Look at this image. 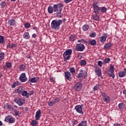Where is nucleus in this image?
<instances>
[{
    "instance_id": "45",
    "label": "nucleus",
    "mask_w": 126,
    "mask_h": 126,
    "mask_svg": "<svg viewBox=\"0 0 126 126\" xmlns=\"http://www.w3.org/2000/svg\"><path fill=\"white\" fill-rule=\"evenodd\" d=\"M101 11L103 13H105V12H106V11H107V8H106L105 7H101Z\"/></svg>"
},
{
    "instance_id": "14",
    "label": "nucleus",
    "mask_w": 126,
    "mask_h": 126,
    "mask_svg": "<svg viewBox=\"0 0 126 126\" xmlns=\"http://www.w3.org/2000/svg\"><path fill=\"white\" fill-rule=\"evenodd\" d=\"M95 72L96 75L98 76V77H101V78H103V77H102V71L101 70V69L99 68V67H95Z\"/></svg>"
},
{
    "instance_id": "56",
    "label": "nucleus",
    "mask_w": 126,
    "mask_h": 126,
    "mask_svg": "<svg viewBox=\"0 0 126 126\" xmlns=\"http://www.w3.org/2000/svg\"><path fill=\"white\" fill-rule=\"evenodd\" d=\"M124 72L125 73V74L126 75V68H124Z\"/></svg>"
},
{
    "instance_id": "5",
    "label": "nucleus",
    "mask_w": 126,
    "mask_h": 126,
    "mask_svg": "<svg viewBox=\"0 0 126 126\" xmlns=\"http://www.w3.org/2000/svg\"><path fill=\"white\" fill-rule=\"evenodd\" d=\"M92 7L94 8V12L96 14H98L100 11H101V8L98 6V3H93L92 4Z\"/></svg>"
},
{
    "instance_id": "10",
    "label": "nucleus",
    "mask_w": 126,
    "mask_h": 126,
    "mask_svg": "<svg viewBox=\"0 0 126 126\" xmlns=\"http://www.w3.org/2000/svg\"><path fill=\"white\" fill-rule=\"evenodd\" d=\"M19 79L21 82H26L28 79L26 77V74L25 73H21Z\"/></svg>"
},
{
    "instance_id": "32",
    "label": "nucleus",
    "mask_w": 126,
    "mask_h": 126,
    "mask_svg": "<svg viewBox=\"0 0 126 126\" xmlns=\"http://www.w3.org/2000/svg\"><path fill=\"white\" fill-rule=\"evenodd\" d=\"M18 83H19V82L17 81L14 82L11 86L12 88H15L16 86H18Z\"/></svg>"
},
{
    "instance_id": "38",
    "label": "nucleus",
    "mask_w": 126,
    "mask_h": 126,
    "mask_svg": "<svg viewBox=\"0 0 126 126\" xmlns=\"http://www.w3.org/2000/svg\"><path fill=\"white\" fill-rule=\"evenodd\" d=\"M110 61H111V59L105 58L103 61V63L104 64L108 63H109V62H110Z\"/></svg>"
},
{
    "instance_id": "51",
    "label": "nucleus",
    "mask_w": 126,
    "mask_h": 126,
    "mask_svg": "<svg viewBox=\"0 0 126 126\" xmlns=\"http://www.w3.org/2000/svg\"><path fill=\"white\" fill-rule=\"evenodd\" d=\"M29 95L31 96L32 95H33V94H34V91L32 90V91H30L29 93H28Z\"/></svg>"
},
{
    "instance_id": "49",
    "label": "nucleus",
    "mask_w": 126,
    "mask_h": 126,
    "mask_svg": "<svg viewBox=\"0 0 126 126\" xmlns=\"http://www.w3.org/2000/svg\"><path fill=\"white\" fill-rule=\"evenodd\" d=\"M24 26L26 28H29L30 27V24L29 23H25Z\"/></svg>"
},
{
    "instance_id": "9",
    "label": "nucleus",
    "mask_w": 126,
    "mask_h": 126,
    "mask_svg": "<svg viewBox=\"0 0 126 126\" xmlns=\"http://www.w3.org/2000/svg\"><path fill=\"white\" fill-rule=\"evenodd\" d=\"M114 73L115 69L114 66L111 65L108 73V76H110V77H112L113 79H114L115 78V74H114Z\"/></svg>"
},
{
    "instance_id": "6",
    "label": "nucleus",
    "mask_w": 126,
    "mask_h": 126,
    "mask_svg": "<svg viewBox=\"0 0 126 126\" xmlns=\"http://www.w3.org/2000/svg\"><path fill=\"white\" fill-rule=\"evenodd\" d=\"M83 85L80 82H76L74 85V90L75 91H80L82 89Z\"/></svg>"
},
{
    "instance_id": "47",
    "label": "nucleus",
    "mask_w": 126,
    "mask_h": 126,
    "mask_svg": "<svg viewBox=\"0 0 126 126\" xmlns=\"http://www.w3.org/2000/svg\"><path fill=\"white\" fill-rule=\"evenodd\" d=\"M31 125L32 126H35L37 125V121L33 120L31 122Z\"/></svg>"
},
{
    "instance_id": "27",
    "label": "nucleus",
    "mask_w": 126,
    "mask_h": 126,
    "mask_svg": "<svg viewBox=\"0 0 126 126\" xmlns=\"http://www.w3.org/2000/svg\"><path fill=\"white\" fill-rule=\"evenodd\" d=\"M89 28V25H84L82 27L83 31L85 32L87 31V30H88Z\"/></svg>"
},
{
    "instance_id": "43",
    "label": "nucleus",
    "mask_w": 126,
    "mask_h": 126,
    "mask_svg": "<svg viewBox=\"0 0 126 126\" xmlns=\"http://www.w3.org/2000/svg\"><path fill=\"white\" fill-rule=\"evenodd\" d=\"M14 112L16 117H19V111H17V110L15 109Z\"/></svg>"
},
{
    "instance_id": "8",
    "label": "nucleus",
    "mask_w": 126,
    "mask_h": 126,
    "mask_svg": "<svg viewBox=\"0 0 126 126\" xmlns=\"http://www.w3.org/2000/svg\"><path fill=\"white\" fill-rule=\"evenodd\" d=\"M58 102H60V98L56 97L49 100L48 102V105L50 106V107H52V106H54L55 104L58 103Z\"/></svg>"
},
{
    "instance_id": "54",
    "label": "nucleus",
    "mask_w": 126,
    "mask_h": 126,
    "mask_svg": "<svg viewBox=\"0 0 126 126\" xmlns=\"http://www.w3.org/2000/svg\"><path fill=\"white\" fill-rule=\"evenodd\" d=\"M36 37H37V34H35V33H34V34H33L32 35V38H36Z\"/></svg>"
},
{
    "instance_id": "61",
    "label": "nucleus",
    "mask_w": 126,
    "mask_h": 126,
    "mask_svg": "<svg viewBox=\"0 0 126 126\" xmlns=\"http://www.w3.org/2000/svg\"><path fill=\"white\" fill-rule=\"evenodd\" d=\"M33 29L34 30H36V28H35V27H33Z\"/></svg>"
},
{
    "instance_id": "31",
    "label": "nucleus",
    "mask_w": 126,
    "mask_h": 126,
    "mask_svg": "<svg viewBox=\"0 0 126 126\" xmlns=\"http://www.w3.org/2000/svg\"><path fill=\"white\" fill-rule=\"evenodd\" d=\"M93 17L94 19V20H95L96 21L99 20V19H100V17H99V16L95 14V15H94L93 16Z\"/></svg>"
},
{
    "instance_id": "53",
    "label": "nucleus",
    "mask_w": 126,
    "mask_h": 126,
    "mask_svg": "<svg viewBox=\"0 0 126 126\" xmlns=\"http://www.w3.org/2000/svg\"><path fill=\"white\" fill-rule=\"evenodd\" d=\"M64 1L65 3H68L69 2H70V1H72V0H64Z\"/></svg>"
},
{
    "instance_id": "39",
    "label": "nucleus",
    "mask_w": 126,
    "mask_h": 126,
    "mask_svg": "<svg viewBox=\"0 0 126 126\" xmlns=\"http://www.w3.org/2000/svg\"><path fill=\"white\" fill-rule=\"evenodd\" d=\"M22 91H23L22 89L21 88H19V89H17L16 93H18V94H22Z\"/></svg>"
},
{
    "instance_id": "36",
    "label": "nucleus",
    "mask_w": 126,
    "mask_h": 126,
    "mask_svg": "<svg viewBox=\"0 0 126 126\" xmlns=\"http://www.w3.org/2000/svg\"><path fill=\"white\" fill-rule=\"evenodd\" d=\"M90 45L92 46H95L96 45V40L95 39H93L90 42Z\"/></svg>"
},
{
    "instance_id": "19",
    "label": "nucleus",
    "mask_w": 126,
    "mask_h": 126,
    "mask_svg": "<svg viewBox=\"0 0 126 126\" xmlns=\"http://www.w3.org/2000/svg\"><path fill=\"white\" fill-rule=\"evenodd\" d=\"M17 44L16 43H8L7 45V48L9 49H13L16 48Z\"/></svg>"
},
{
    "instance_id": "24",
    "label": "nucleus",
    "mask_w": 126,
    "mask_h": 126,
    "mask_svg": "<svg viewBox=\"0 0 126 126\" xmlns=\"http://www.w3.org/2000/svg\"><path fill=\"white\" fill-rule=\"evenodd\" d=\"M110 48H112V43L110 42L106 43L104 46V48L106 50L110 49Z\"/></svg>"
},
{
    "instance_id": "23",
    "label": "nucleus",
    "mask_w": 126,
    "mask_h": 126,
    "mask_svg": "<svg viewBox=\"0 0 126 126\" xmlns=\"http://www.w3.org/2000/svg\"><path fill=\"white\" fill-rule=\"evenodd\" d=\"M19 68L21 71H24L26 69V65L25 64H21L19 66Z\"/></svg>"
},
{
    "instance_id": "11",
    "label": "nucleus",
    "mask_w": 126,
    "mask_h": 126,
    "mask_svg": "<svg viewBox=\"0 0 126 126\" xmlns=\"http://www.w3.org/2000/svg\"><path fill=\"white\" fill-rule=\"evenodd\" d=\"M14 102L16 103V104H18L19 106H22V105L25 103V100L22 99L21 98H16L14 100Z\"/></svg>"
},
{
    "instance_id": "7",
    "label": "nucleus",
    "mask_w": 126,
    "mask_h": 126,
    "mask_svg": "<svg viewBox=\"0 0 126 126\" xmlns=\"http://www.w3.org/2000/svg\"><path fill=\"white\" fill-rule=\"evenodd\" d=\"M4 122L9 123V124H13L15 123V118L11 116H7L4 119Z\"/></svg>"
},
{
    "instance_id": "30",
    "label": "nucleus",
    "mask_w": 126,
    "mask_h": 126,
    "mask_svg": "<svg viewBox=\"0 0 126 126\" xmlns=\"http://www.w3.org/2000/svg\"><path fill=\"white\" fill-rule=\"evenodd\" d=\"M4 43V37L0 35V44H3Z\"/></svg>"
},
{
    "instance_id": "2",
    "label": "nucleus",
    "mask_w": 126,
    "mask_h": 126,
    "mask_svg": "<svg viewBox=\"0 0 126 126\" xmlns=\"http://www.w3.org/2000/svg\"><path fill=\"white\" fill-rule=\"evenodd\" d=\"M63 24V20H53L51 24V29L53 30H59L61 28V25Z\"/></svg>"
},
{
    "instance_id": "3",
    "label": "nucleus",
    "mask_w": 126,
    "mask_h": 126,
    "mask_svg": "<svg viewBox=\"0 0 126 126\" xmlns=\"http://www.w3.org/2000/svg\"><path fill=\"white\" fill-rule=\"evenodd\" d=\"M71 54H72V50L67 49L63 54L64 60H66V61L69 60L71 57Z\"/></svg>"
},
{
    "instance_id": "1",
    "label": "nucleus",
    "mask_w": 126,
    "mask_h": 126,
    "mask_svg": "<svg viewBox=\"0 0 126 126\" xmlns=\"http://www.w3.org/2000/svg\"><path fill=\"white\" fill-rule=\"evenodd\" d=\"M63 7V4L62 3L54 4L53 6L50 5L48 8V12L52 14L53 12H56L57 17L62 18L63 16V14L62 13Z\"/></svg>"
},
{
    "instance_id": "13",
    "label": "nucleus",
    "mask_w": 126,
    "mask_h": 126,
    "mask_svg": "<svg viewBox=\"0 0 126 126\" xmlns=\"http://www.w3.org/2000/svg\"><path fill=\"white\" fill-rule=\"evenodd\" d=\"M75 110H76V111L77 113H78V114H81V115H83L84 112L82 110V106L80 105H76L75 107Z\"/></svg>"
},
{
    "instance_id": "60",
    "label": "nucleus",
    "mask_w": 126,
    "mask_h": 126,
    "mask_svg": "<svg viewBox=\"0 0 126 126\" xmlns=\"http://www.w3.org/2000/svg\"><path fill=\"white\" fill-rule=\"evenodd\" d=\"M14 107L16 108V109H17V108H18V107L17 106H16V105H14Z\"/></svg>"
},
{
    "instance_id": "33",
    "label": "nucleus",
    "mask_w": 126,
    "mask_h": 126,
    "mask_svg": "<svg viewBox=\"0 0 126 126\" xmlns=\"http://www.w3.org/2000/svg\"><path fill=\"white\" fill-rule=\"evenodd\" d=\"M99 87H100V85L99 84H98L97 85H96L94 87L93 90H94V91H97V90L99 89Z\"/></svg>"
},
{
    "instance_id": "48",
    "label": "nucleus",
    "mask_w": 126,
    "mask_h": 126,
    "mask_svg": "<svg viewBox=\"0 0 126 126\" xmlns=\"http://www.w3.org/2000/svg\"><path fill=\"white\" fill-rule=\"evenodd\" d=\"M77 42H78V43H84V44H85V43L86 42L85 40H84L83 39H81L78 40Z\"/></svg>"
},
{
    "instance_id": "62",
    "label": "nucleus",
    "mask_w": 126,
    "mask_h": 126,
    "mask_svg": "<svg viewBox=\"0 0 126 126\" xmlns=\"http://www.w3.org/2000/svg\"><path fill=\"white\" fill-rule=\"evenodd\" d=\"M16 0H11V1H15Z\"/></svg>"
},
{
    "instance_id": "22",
    "label": "nucleus",
    "mask_w": 126,
    "mask_h": 126,
    "mask_svg": "<svg viewBox=\"0 0 126 126\" xmlns=\"http://www.w3.org/2000/svg\"><path fill=\"white\" fill-rule=\"evenodd\" d=\"M22 95L23 97H26V98H29V94L26 91H23L22 92Z\"/></svg>"
},
{
    "instance_id": "16",
    "label": "nucleus",
    "mask_w": 126,
    "mask_h": 126,
    "mask_svg": "<svg viewBox=\"0 0 126 126\" xmlns=\"http://www.w3.org/2000/svg\"><path fill=\"white\" fill-rule=\"evenodd\" d=\"M107 38H108V34L107 33H103L100 37V42L101 43H105L106 40H107Z\"/></svg>"
},
{
    "instance_id": "35",
    "label": "nucleus",
    "mask_w": 126,
    "mask_h": 126,
    "mask_svg": "<svg viewBox=\"0 0 126 126\" xmlns=\"http://www.w3.org/2000/svg\"><path fill=\"white\" fill-rule=\"evenodd\" d=\"M0 5L1 7L3 8L5 7V5H6V2H5V1H3L0 3Z\"/></svg>"
},
{
    "instance_id": "12",
    "label": "nucleus",
    "mask_w": 126,
    "mask_h": 126,
    "mask_svg": "<svg viewBox=\"0 0 126 126\" xmlns=\"http://www.w3.org/2000/svg\"><path fill=\"white\" fill-rule=\"evenodd\" d=\"M101 95L103 97V100L104 102H106V103H109V102L111 101V98H110V96L107 95L106 93H102Z\"/></svg>"
},
{
    "instance_id": "29",
    "label": "nucleus",
    "mask_w": 126,
    "mask_h": 126,
    "mask_svg": "<svg viewBox=\"0 0 126 126\" xmlns=\"http://www.w3.org/2000/svg\"><path fill=\"white\" fill-rule=\"evenodd\" d=\"M69 39L70 41H71V42H73L75 40V39H76V37L74 35H71L69 37Z\"/></svg>"
},
{
    "instance_id": "18",
    "label": "nucleus",
    "mask_w": 126,
    "mask_h": 126,
    "mask_svg": "<svg viewBox=\"0 0 126 126\" xmlns=\"http://www.w3.org/2000/svg\"><path fill=\"white\" fill-rule=\"evenodd\" d=\"M40 117H41V110L39 109L35 113V120L36 121H39V119H40Z\"/></svg>"
},
{
    "instance_id": "34",
    "label": "nucleus",
    "mask_w": 126,
    "mask_h": 126,
    "mask_svg": "<svg viewBox=\"0 0 126 126\" xmlns=\"http://www.w3.org/2000/svg\"><path fill=\"white\" fill-rule=\"evenodd\" d=\"M118 107L120 110H122V109H124L125 108V104L123 103H121L118 105Z\"/></svg>"
},
{
    "instance_id": "28",
    "label": "nucleus",
    "mask_w": 126,
    "mask_h": 126,
    "mask_svg": "<svg viewBox=\"0 0 126 126\" xmlns=\"http://www.w3.org/2000/svg\"><path fill=\"white\" fill-rule=\"evenodd\" d=\"M118 75L119 76V77H125V76H126V73H125V72L124 71H120L118 73Z\"/></svg>"
},
{
    "instance_id": "63",
    "label": "nucleus",
    "mask_w": 126,
    "mask_h": 126,
    "mask_svg": "<svg viewBox=\"0 0 126 126\" xmlns=\"http://www.w3.org/2000/svg\"><path fill=\"white\" fill-rule=\"evenodd\" d=\"M80 81H82V79H80Z\"/></svg>"
},
{
    "instance_id": "15",
    "label": "nucleus",
    "mask_w": 126,
    "mask_h": 126,
    "mask_svg": "<svg viewBox=\"0 0 126 126\" xmlns=\"http://www.w3.org/2000/svg\"><path fill=\"white\" fill-rule=\"evenodd\" d=\"M77 78L80 79V78H85L86 77H87V72L84 71L83 72H80L77 74Z\"/></svg>"
},
{
    "instance_id": "64",
    "label": "nucleus",
    "mask_w": 126,
    "mask_h": 126,
    "mask_svg": "<svg viewBox=\"0 0 126 126\" xmlns=\"http://www.w3.org/2000/svg\"><path fill=\"white\" fill-rule=\"evenodd\" d=\"M125 126H126V125Z\"/></svg>"
},
{
    "instance_id": "52",
    "label": "nucleus",
    "mask_w": 126,
    "mask_h": 126,
    "mask_svg": "<svg viewBox=\"0 0 126 126\" xmlns=\"http://www.w3.org/2000/svg\"><path fill=\"white\" fill-rule=\"evenodd\" d=\"M97 63H98V65H99V66H100L101 67L102 66V61H98L97 62Z\"/></svg>"
},
{
    "instance_id": "59",
    "label": "nucleus",
    "mask_w": 126,
    "mask_h": 126,
    "mask_svg": "<svg viewBox=\"0 0 126 126\" xmlns=\"http://www.w3.org/2000/svg\"><path fill=\"white\" fill-rule=\"evenodd\" d=\"M0 126H2V122L1 121H0Z\"/></svg>"
},
{
    "instance_id": "40",
    "label": "nucleus",
    "mask_w": 126,
    "mask_h": 126,
    "mask_svg": "<svg viewBox=\"0 0 126 126\" xmlns=\"http://www.w3.org/2000/svg\"><path fill=\"white\" fill-rule=\"evenodd\" d=\"M86 61L85 60H81L80 62V64L81 65H86Z\"/></svg>"
},
{
    "instance_id": "55",
    "label": "nucleus",
    "mask_w": 126,
    "mask_h": 126,
    "mask_svg": "<svg viewBox=\"0 0 126 126\" xmlns=\"http://www.w3.org/2000/svg\"><path fill=\"white\" fill-rule=\"evenodd\" d=\"M65 20H66L65 18L63 19V20H62V24L63 23H64V22H65Z\"/></svg>"
},
{
    "instance_id": "50",
    "label": "nucleus",
    "mask_w": 126,
    "mask_h": 126,
    "mask_svg": "<svg viewBox=\"0 0 126 126\" xmlns=\"http://www.w3.org/2000/svg\"><path fill=\"white\" fill-rule=\"evenodd\" d=\"M50 81L51 82H52V83H55L56 82V81H55V78H54L53 77H51Z\"/></svg>"
},
{
    "instance_id": "42",
    "label": "nucleus",
    "mask_w": 126,
    "mask_h": 126,
    "mask_svg": "<svg viewBox=\"0 0 126 126\" xmlns=\"http://www.w3.org/2000/svg\"><path fill=\"white\" fill-rule=\"evenodd\" d=\"M69 70L72 74H74V73H75V69L74 67H71Z\"/></svg>"
},
{
    "instance_id": "21",
    "label": "nucleus",
    "mask_w": 126,
    "mask_h": 126,
    "mask_svg": "<svg viewBox=\"0 0 126 126\" xmlns=\"http://www.w3.org/2000/svg\"><path fill=\"white\" fill-rule=\"evenodd\" d=\"M37 81H38V79L35 77L33 78H30L29 80V82H31L32 83H36Z\"/></svg>"
},
{
    "instance_id": "37",
    "label": "nucleus",
    "mask_w": 126,
    "mask_h": 126,
    "mask_svg": "<svg viewBox=\"0 0 126 126\" xmlns=\"http://www.w3.org/2000/svg\"><path fill=\"white\" fill-rule=\"evenodd\" d=\"M4 53L3 52H1L0 54V61H2V60H3V58H4Z\"/></svg>"
},
{
    "instance_id": "58",
    "label": "nucleus",
    "mask_w": 126,
    "mask_h": 126,
    "mask_svg": "<svg viewBox=\"0 0 126 126\" xmlns=\"http://www.w3.org/2000/svg\"><path fill=\"white\" fill-rule=\"evenodd\" d=\"M80 72H84V71H83V70L81 69V70H80Z\"/></svg>"
},
{
    "instance_id": "20",
    "label": "nucleus",
    "mask_w": 126,
    "mask_h": 126,
    "mask_svg": "<svg viewBox=\"0 0 126 126\" xmlns=\"http://www.w3.org/2000/svg\"><path fill=\"white\" fill-rule=\"evenodd\" d=\"M8 23L10 26H14L15 25V20L11 19L8 21Z\"/></svg>"
},
{
    "instance_id": "25",
    "label": "nucleus",
    "mask_w": 126,
    "mask_h": 126,
    "mask_svg": "<svg viewBox=\"0 0 126 126\" xmlns=\"http://www.w3.org/2000/svg\"><path fill=\"white\" fill-rule=\"evenodd\" d=\"M6 108L7 109V110H9V111H13V106L10 105L8 103L6 104Z\"/></svg>"
},
{
    "instance_id": "46",
    "label": "nucleus",
    "mask_w": 126,
    "mask_h": 126,
    "mask_svg": "<svg viewBox=\"0 0 126 126\" xmlns=\"http://www.w3.org/2000/svg\"><path fill=\"white\" fill-rule=\"evenodd\" d=\"M90 37L95 38L96 37V32H93L90 34Z\"/></svg>"
},
{
    "instance_id": "17",
    "label": "nucleus",
    "mask_w": 126,
    "mask_h": 126,
    "mask_svg": "<svg viewBox=\"0 0 126 126\" xmlns=\"http://www.w3.org/2000/svg\"><path fill=\"white\" fill-rule=\"evenodd\" d=\"M64 75L65 79H67V80H69L70 81L71 80V75L70 74V72L68 71L64 72Z\"/></svg>"
},
{
    "instance_id": "44",
    "label": "nucleus",
    "mask_w": 126,
    "mask_h": 126,
    "mask_svg": "<svg viewBox=\"0 0 126 126\" xmlns=\"http://www.w3.org/2000/svg\"><path fill=\"white\" fill-rule=\"evenodd\" d=\"M72 124H73V126H75V125H77V124H78V122L77 121V120L73 119L72 121Z\"/></svg>"
},
{
    "instance_id": "41",
    "label": "nucleus",
    "mask_w": 126,
    "mask_h": 126,
    "mask_svg": "<svg viewBox=\"0 0 126 126\" xmlns=\"http://www.w3.org/2000/svg\"><path fill=\"white\" fill-rule=\"evenodd\" d=\"M11 66H12V64L8 62V63H6V67L7 68H10V67H11Z\"/></svg>"
},
{
    "instance_id": "57",
    "label": "nucleus",
    "mask_w": 126,
    "mask_h": 126,
    "mask_svg": "<svg viewBox=\"0 0 126 126\" xmlns=\"http://www.w3.org/2000/svg\"><path fill=\"white\" fill-rule=\"evenodd\" d=\"M3 75V74H2V73H0V78H1V77H2Z\"/></svg>"
},
{
    "instance_id": "4",
    "label": "nucleus",
    "mask_w": 126,
    "mask_h": 126,
    "mask_svg": "<svg viewBox=\"0 0 126 126\" xmlns=\"http://www.w3.org/2000/svg\"><path fill=\"white\" fill-rule=\"evenodd\" d=\"M85 49V46L82 43L77 44L75 45V51L77 52H83Z\"/></svg>"
},
{
    "instance_id": "26",
    "label": "nucleus",
    "mask_w": 126,
    "mask_h": 126,
    "mask_svg": "<svg viewBox=\"0 0 126 126\" xmlns=\"http://www.w3.org/2000/svg\"><path fill=\"white\" fill-rule=\"evenodd\" d=\"M23 38H24V39H26L27 40L30 39V35H29V33L25 32L23 35Z\"/></svg>"
}]
</instances>
